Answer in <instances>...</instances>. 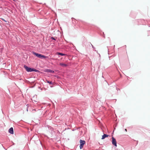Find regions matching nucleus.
Masks as SVG:
<instances>
[{
    "mask_svg": "<svg viewBox=\"0 0 150 150\" xmlns=\"http://www.w3.org/2000/svg\"><path fill=\"white\" fill-rule=\"evenodd\" d=\"M24 67L26 69V71L28 72L35 71L36 72H39V70L36 69L30 68L27 66L25 65Z\"/></svg>",
    "mask_w": 150,
    "mask_h": 150,
    "instance_id": "1",
    "label": "nucleus"
},
{
    "mask_svg": "<svg viewBox=\"0 0 150 150\" xmlns=\"http://www.w3.org/2000/svg\"><path fill=\"white\" fill-rule=\"evenodd\" d=\"M32 53L33 54L35 55L37 57L40 59L46 58L47 57L45 56L42 55L41 54L36 53L34 52H33Z\"/></svg>",
    "mask_w": 150,
    "mask_h": 150,
    "instance_id": "2",
    "label": "nucleus"
},
{
    "mask_svg": "<svg viewBox=\"0 0 150 150\" xmlns=\"http://www.w3.org/2000/svg\"><path fill=\"white\" fill-rule=\"evenodd\" d=\"M80 149H81L83 146L84 145L85 143V142L84 140H82L81 139L80 140Z\"/></svg>",
    "mask_w": 150,
    "mask_h": 150,
    "instance_id": "3",
    "label": "nucleus"
},
{
    "mask_svg": "<svg viewBox=\"0 0 150 150\" xmlns=\"http://www.w3.org/2000/svg\"><path fill=\"white\" fill-rule=\"evenodd\" d=\"M112 144L115 146H117V142L115 139L113 137H112Z\"/></svg>",
    "mask_w": 150,
    "mask_h": 150,
    "instance_id": "4",
    "label": "nucleus"
},
{
    "mask_svg": "<svg viewBox=\"0 0 150 150\" xmlns=\"http://www.w3.org/2000/svg\"><path fill=\"white\" fill-rule=\"evenodd\" d=\"M8 132L9 133L11 134H13V127H11L8 130Z\"/></svg>",
    "mask_w": 150,
    "mask_h": 150,
    "instance_id": "5",
    "label": "nucleus"
},
{
    "mask_svg": "<svg viewBox=\"0 0 150 150\" xmlns=\"http://www.w3.org/2000/svg\"><path fill=\"white\" fill-rule=\"evenodd\" d=\"M108 136V135L106 134H104L102 136L101 139H104L105 138L107 137Z\"/></svg>",
    "mask_w": 150,
    "mask_h": 150,
    "instance_id": "6",
    "label": "nucleus"
},
{
    "mask_svg": "<svg viewBox=\"0 0 150 150\" xmlns=\"http://www.w3.org/2000/svg\"><path fill=\"white\" fill-rule=\"evenodd\" d=\"M57 54L58 55H60L62 56H65L66 55V54H65L58 52L57 53Z\"/></svg>",
    "mask_w": 150,
    "mask_h": 150,
    "instance_id": "7",
    "label": "nucleus"
},
{
    "mask_svg": "<svg viewBox=\"0 0 150 150\" xmlns=\"http://www.w3.org/2000/svg\"><path fill=\"white\" fill-rule=\"evenodd\" d=\"M47 72H49L51 73H54V71L50 69H47Z\"/></svg>",
    "mask_w": 150,
    "mask_h": 150,
    "instance_id": "8",
    "label": "nucleus"
},
{
    "mask_svg": "<svg viewBox=\"0 0 150 150\" xmlns=\"http://www.w3.org/2000/svg\"><path fill=\"white\" fill-rule=\"evenodd\" d=\"M59 65L61 66H62L63 67H67V64L62 63H60Z\"/></svg>",
    "mask_w": 150,
    "mask_h": 150,
    "instance_id": "9",
    "label": "nucleus"
},
{
    "mask_svg": "<svg viewBox=\"0 0 150 150\" xmlns=\"http://www.w3.org/2000/svg\"><path fill=\"white\" fill-rule=\"evenodd\" d=\"M47 82L49 83L50 85H52L53 84V83L52 81H49L48 80L46 81Z\"/></svg>",
    "mask_w": 150,
    "mask_h": 150,
    "instance_id": "10",
    "label": "nucleus"
},
{
    "mask_svg": "<svg viewBox=\"0 0 150 150\" xmlns=\"http://www.w3.org/2000/svg\"><path fill=\"white\" fill-rule=\"evenodd\" d=\"M91 45L92 46V48H93V50L95 51H96V50H95V47L94 46H93L91 43Z\"/></svg>",
    "mask_w": 150,
    "mask_h": 150,
    "instance_id": "11",
    "label": "nucleus"
},
{
    "mask_svg": "<svg viewBox=\"0 0 150 150\" xmlns=\"http://www.w3.org/2000/svg\"><path fill=\"white\" fill-rule=\"evenodd\" d=\"M51 39H52V40H56V39L54 37H52L51 38Z\"/></svg>",
    "mask_w": 150,
    "mask_h": 150,
    "instance_id": "12",
    "label": "nucleus"
},
{
    "mask_svg": "<svg viewBox=\"0 0 150 150\" xmlns=\"http://www.w3.org/2000/svg\"><path fill=\"white\" fill-rule=\"evenodd\" d=\"M2 20L4 21L5 22H6V21L4 19H2Z\"/></svg>",
    "mask_w": 150,
    "mask_h": 150,
    "instance_id": "13",
    "label": "nucleus"
},
{
    "mask_svg": "<svg viewBox=\"0 0 150 150\" xmlns=\"http://www.w3.org/2000/svg\"><path fill=\"white\" fill-rule=\"evenodd\" d=\"M13 1H16V0H13Z\"/></svg>",
    "mask_w": 150,
    "mask_h": 150,
    "instance_id": "14",
    "label": "nucleus"
},
{
    "mask_svg": "<svg viewBox=\"0 0 150 150\" xmlns=\"http://www.w3.org/2000/svg\"><path fill=\"white\" fill-rule=\"evenodd\" d=\"M125 130L126 131H127V129H125Z\"/></svg>",
    "mask_w": 150,
    "mask_h": 150,
    "instance_id": "15",
    "label": "nucleus"
},
{
    "mask_svg": "<svg viewBox=\"0 0 150 150\" xmlns=\"http://www.w3.org/2000/svg\"><path fill=\"white\" fill-rule=\"evenodd\" d=\"M35 110V109H34V110Z\"/></svg>",
    "mask_w": 150,
    "mask_h": 150,
    "instance_id": "16",
    "label": "nucleus"
}]
</instances>
